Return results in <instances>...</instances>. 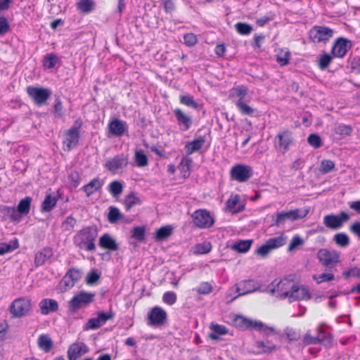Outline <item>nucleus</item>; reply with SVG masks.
Wrapping results in <instances>:
<instances>
[{"instance_id":"1","label":"nucleus","mask_w":360,"mask_h":360,"mask_svg":"<svg viewBox=\"0 0 360 360\" xmlns=\"http://www.w3.org/2000/svg\"><path fill=\"white\" fill-rule=\"evenodd\" d=\"M98 236V228L96 225L84 227L74 236L73 242L76 247L87 252L96 250L95 241Z\"/></svg>"},{"instance_id":"2","label":"nucleus","mask_w":360,"mask_h":360,"mask_svg":"<svg viewBox=\"0 0 360 360\" xmlns=\"http://www.w3.org/2000/svg\"><path fill=\"white\" fill-rule=\"evenodd\" d=\"M233 323L236 328L242 330L255 329L267 335L276 333L273 327L268 326L260 321H252L241 315L235 317Z\"/></svg>"},{"instance_id":"3","label":"nucleus","mask_w":360,"mask_h":360,"mask_svg":"<svg viewBox=\"0 0 360 360\" xmlns=\"http://www.w3.org/2000/svg\"><path fill=\"white\" fill-rule=\"evenodd\" d=\"M294 282L288 278L283 279H274L267 287V290L273 295L277 293L276 296L281 299L288 298Z\"/></svg>"},{"instance_id":"4","label":"nucleus","mask_w":360,"mask_h":360,"mask_svg":"<svg viewBox=\"0 0 360 360\" xmlns=\"http://www.w3.org/2000/svg\"><path fill=\"white\" fill-rule=\"evenodd\" d=\"M82 125L81 119L75 121L73 125L65 132L63 148L65 150L70 151L79 144L80 138L79 129Z\"/></svg>"},{"instance_id":"5","label":"nucleus","mask_w":360,"mask_h":360,"mask_svg":"<svg viewBox=\"0 0 360 360\" xmlns=\"http://www.w3.org/2000/svg\"><path fill=\"white\" fill-rule=\"evenodd\" d=\"M350 215L345 212L340 211L338 214H329L323 217V223L326 227L331 230H338L343 225L350 220Z\"/></svg>"},{"instance_id":"6","label":"nucleus","mask_w":360,"mask_h":360,"mask_svg":"<svg viewBox=\"0 0 360 360\" xmlns=\"http://www.w3.org/2000/svg\"><path fill=\"white\" fill-rule=\"evenodd\" d=\"M96 294L81 290L75 294L69 302V309L72 311H76L82 307H85L93 302Z\"/></svg>"},{"instance_id":"7","label":"nucleus","mask_w":360,"mask_h":360,"mask_svg":"<svg viewBox=\"0 0 360 360\" xmlns=\"http://www.w3.org/2000/svg\"><path fill=\"white\" fill-rule=\"evenodd\" d=\"M317 258L326 269H331L339 263L340 254L335 250L323 248L319 250Z\"/></svg>"},{"instance_id":"8","label":"nucleus","mask_w":360,"mask_h":360,"mask_svg":"<svg viewBox=\"0 0 360 360\" xmlns=\"http://www.w3.org/2000/svg\"><path fill=\"white\" fill-rule=\"evenodd\" d=\"M309 211L307 210L295 209L287 212H281L276 213L274 219V224L276 226H280L283 224L287 220L296 221L297 219L304 218Z\"/></svg>"},{"instance_id":"9","label":"nucleus","mask_w":360,"mask_h":360,"mask_svg":"<svg viewBox=\"0 0 360 360\" xmlns=\"http://www.w3.org/2000/svg\"><path fill=\"white\" fill-rule=\"evenodd\" d=\"M27 94L37 106H42L51 97V91L47 88L29 86L27 87Z\"/></svg>"},{"instance_id":"10","label":"nucleus","mask_w":360,"mask_h":360,"mask_svg":"<svg viewBox=\"0 0 360 360\" xmlns=\"http://www.w3.org/2000/svg\"><path fill=\"white\" fill-rule=\"evenodd\" d=\"M333 34V30L325 26H314L309 32V38L314 43H326Z\"/></svg>"},{"instance_id":"11","label":"nucleus","mask_w":360,"mask_h":360,"mask_svg":"<svg viewBox=\"0 0 360 360\" xmlns=\"http://www.w3.org/2000/svg\"><path fill=\"white\" fill-rule=\"evenodd\" d=\"M252 168L246 165H235L230 171L231 179L238 182H245L253 175Z\"/></svg>"},{"instance_id":"12","label":"nucleus","mask_w":360,"mask_h":360,"mask_svg":"<svg viewBox=\"0 0 360 360\" xmlns=\"http://www.w3.org/2000/svg\"><path fill=\"white\" fill-rule=\"evenodd\" d=\"M194 224L200 229L211 227L214 224V219L206 210H198L192 214Z\"/></svg>"},{"instance_id":"13","label":"nucleus","mask_w":360,"mask_h":360,"mask_svg":"<svg viewBox=\"0 0 360 360\" xmlns=\"http://www.w3.org/2000/svg\"><path fill=\"white\" fill-rule=\"evenodd\" d=\"M31 301L25 298H18L13 301L10 307L11 313L15 317L27 315L31 310Z\"/></svg>"},{"instance_id":"14","label":"nucleus","mask_w":360,"mask_h":360,"mask_svg":"<svg viewBox=\"0 0 360 360\" xmlns=\"http://www.w3.org/2000/svg\"><path fill=\"white\" fill-rule=\"evenodd\" d=\"M352 46V43L350 40L345 37H339L333 43L331 53L333 57L343 58Z\"/></svg>"},{"instance_id":"15","label":"nucleus","mask_w":360,"mask_h":360,"mask_svg":"<svg viewBox=\"0 0 360 360\" xmlns=\"http://www.w3.org/2000/svg\"><path fill=\"white\" fill-rule=\"evenodd\" d=\"M128 164V156L124 153L118 154L112 158L108 159L104 167L111 173H116L119 169L127 166Z\"/></svg>"},{"instance_id":"16","label":"nucleus","mask_w":360,"mask_h":360,"mask_svg":"<svg viewBox=\"0 0 360 360\" xmlns=\"http://www.w3.org/2000/svg\"><path fill=\"white\" fill-rule=\"evenodd\" d=\"M167 312L160 307H154L148 314V325L149 326H161L167 320Z\"/></svg>"},{"instance_id":"17","label":"nucleus","mask_w":360,"mask_h":360,"mask_svg":"<svg viewBox=\"0 0 360 360\" xmlns=\"http://www.w3.org/2000/svg\"><path fill=\"white\" fill-rule=\"evenodd\" d=\"M293 143L292 132L288 129L279 132L275 138L276 148L283 149L284 152L289 149V146Z\"/></svg>"},{"instance_id":"18","label":"nucleus","mask_w":360,"mask_h":360,"mask_svg":"<svg viewBox=\"0 0 360 360\" xmlns=\"http://www.w3.org/2000/svg\"><path fill=\"white\" fill-rule=\"evenodd\" d=\"M174 114L176 119L179 129L181 131L188 130L193 123L192 118L191 116L186 115L180 108H176L174 110Z\"/></svg>"},{"instance_id":"19","label":"nucleus","mask_w":360,"mask_h":360,"mask_svg":"<svg viewBox=\"0 0 360 360\" xmlns=\"http://www.w3.org/2000/svg\"><path fill=\"white\" fill-rule=\"evenodd\" d=\"M259 285L254 281L253 280L244 281L237 286L236 292L238 295L233 299L238 297L239 296L245 295L249 293L255 292L259 289Z\"/></svg>"},{"instance_id":"20","label":"nucleus","mask_w":360,"mask_h":360,"mask_svg":"<svg viewBox=\"0 0 360 360\" xmlns=\"http://www.w3.org/2000/svg\"><path fill=\"white\" fill-rule=\"evenodd\" d=\"M311 295L309 290L304 286H300L294 283L293 289H292L288 297L290 302L296 300H309Z\"/></svg>"},{"instance_id":"21","label":"nucleus","mask_w":360,"mask_h":360,"mask_svg":"<svg viewBox=\"0 0 360 360\" xmlns=\"http://www.w3.org/2000/svg\"><path fill=\"white\" fill-rule=\"evenodd\" d=\"M53 255V250L50 247H44L38 251L34 256V265L36 268L44 265Z\"/></svg>"},{"instance_id":"22","label":"nucleus","mask_w":360,"mask_h":360,"mask_svg":"<svg viewBox=\"0 0 360 360\" xmlns=\"http://www.w3.org/2000/svg\"><path fill=\"white\" fill-rule=\"evenodd\" d=\"M89 349L86 345L83 342L72 344L68 349V356L69 360H77L82 354L88 352Z\"/></svg>"},{"instance_id":"23","label":"nucleus","mask_w":360,"mask_h":360,"mask_svg":"<svg viewBox=\"0 0 360 360\" xmlns=\"http://www.w3.org/2000/svg\"><path fill=\"white\" fill-rule=\"evenodd\" d=\"M39 306L40 308V312L42 315H48L58 310V302L50 298L42 299L40 301Z\"/></svg>"},{"instance_id":"24","label":"nucleus","mask_w":360,"mask_h":360,"mask_svg":"<svg viewBox=\"0 0 360 360\" xmlns=\"http://www.w3.org/2000/svg\"><path fill=\"white\" fill-rule=\"evenodd\" d=\"M98 245L104 250L110 252L116 251L119 249V245L109 233H104L98 240Z\"/></svg>"},{"instance_id":"25","label":"nucleus","mask_w":360,"mask_h":360,"mask_svg":"<svg viewBox=\"0 0 360 360\" xmlns=\"http://www.w3.org/2000/svg\"><path fill=\"white\" fill-rule=\"evenodd\" d=\"M108 129L112 134L120 137L127 131V127L123 121L114 119L108 123Z\"/></svg>"},{"instance_id":"26","label":"nucleus","mask_w":360,"mask_h":360,"mask_svg":"<svg viewBox=\"0 0 360 360\" xmlns=\"http://www.w3.org/2000/svg\"><path fill=\"white\" fill-rule=\"evenodd\" d=\"M103 185V181L99 178H94L81 188L86 193L87 197L100 191Z\"/></svg>"},{"instance_id":"27","label":"nucleus","mask_w":360,"mask_h":360,"mask_svg":"<svg viewBox=\"0 0 360 360\" xmlns=\"http://www.w3.org/2000/svg\"><path fill=\"white\" fill-rule=\"evenodd\" d=\"M0 213L4 219L9 217L15 223H19L21 221L22 216L18 213L15 207H8L6 205L0 206Z\"/></svg>"},{"instance_id":"28","label":"nucleus","mask_w":360,"mask_h":360,"mask_svg":"<svg viewBox=\"0 0 360 360\" xmlns=\"http://www.w3.org/2000/svg\"><path fill=\"white\" fill-rule=\"evenodd\" d=\"M205 143V138L202 136L192 141L186 143L185 148L186 150L187 155H191L193 153L198 151L203 146Z\"/></svg>"},{"instance_id":"29","label":"nucleus","mask_w":360,"mask_h":360,"mask_svg":"<svg viewBox=\"0 0 360 360\" xmlns=\"http://www.w3.org/2000/svg\"><path fill=\"white\" fill-rule=\"evenodd\" d=\"M210 328L212 332L210 333L209 337L211 340H219V335H226L229 332L227 328L225 326L219 325L218 323H212Z\"/></svg>"},{"instance_id":"30","label":"nucleus","mask_w":360,"mask_h":360,"mask_svg":"<svg viewBox=\"0 0 360 360\" xmlns=\"http://www.w3.org/2000/svg\"><path fill=\"white\" fill-rule=\"evenodd\" d=\"M316 331V337L320 340V344L326 347H330L333 343V337L329 333H326L321 326H319Z\"/></svg>"},{"instance_id":"31","label":"nucleus","mask_w":360,"mask_h":360,"mask_svg":"<svg viewBox=\"0 0 360 360\" xmlns=\"http://www.w3.org/2000/svg\"><path fill=\"white\" fill-rule=\"evenodd\" d=\"M37 343L39 347L45 352H49L53 345L51 338L46 334L40 335Z\"/></svg>"},{"instance_id":"32","label":"nucleus","mask_w":360,"mask_h":360,"mask_svg":"<svg viewBox=\"0 0 360 360\" xmlns=\"http://www.w3.org/2000/svg\"><path fill=\"white\" fill-rule=\"evenodd\" d=\"M173 232V227L171 225H167L160 227L155 232V238L157 241H163L168 238Z\"/></svg>"},{"instance_id":"33","label":"nucleus","mask_w":360,"mask_h":360,"mask_svg":"<svg viewBox=\"0 0 360 360\" xmlns=\"http://www.w3.org/2000/svg\"><path fill=\"white\" fill-rule=\"evenodd\" d=\"M141 203V200L137 197L134 192H131L123 200V204L126 211H129L132 207L136 205H140Z\"/></svg>"},{"instance_id":"34","label":"nucleus","mask_w":360,"mask_h":360,"mask_svg":"<svg viewBox=\"0 0 360 360\" xmlns=\"http://www.w3.org/2000/svg\"><path fill=\"white\" fill-rule=\"evenodd\" d=\"M192 159L188 157H183L180 164L178 166L179 170L182 174L183 177L187 178L190 175L191 165Z\"/></svg>"},{"instance_id":"35","label":"nucleus","mask_w":360,"mask_h":360,"mask_svg":"<svg viewBox=\"0 0 360 360\" xmlns=\"http://www.w3.org/2000/svg\"><path fill=\"white\" fill-rule=\"evenodd\" d=\"M248 93V89L244 85H240L230 90V97H238V101H243L245 97Z\"/></svg>"},{"instance_id":"36","label":"nucleus","mask_w":360,"mask_h":360,"mask_svg":"<svg viewBox=\"0 0 360 360\" xmlns=\"http://www.w3.org/2000/svg\"><path fill=\"white\" fill-rule=\"evenodd\" d=\"M58 198L55 196L48 194L45 196V198L41 204V210L44 212L51 211L56 205Z\"/></svg>"},{"instance_id":"37","label":"nucleus","mask_w":360,"mask_h":360,"mask_svg":"<svg viewBox=\"0 0 360 360\" xmlns=\"http://www.w3.org/2000/svg\"><path fill=\"white\" fill-rule=\"evenodd\" d=\"M124 217V214L120 212L117 207L114 206H110L109 207L108 219L110 224H116L120 220H122Z\"/></svg>"},{"instance_id":"38","label":"nucleus","mask_w":360,"mask_h":360,"mask_svg":"<svg viewBox=\"0 0 360 360\" xmlns=\"http://www.w3.org/2000/svg\"><path fill=\"white\" fill-rule=\"evenodd\" d=\"M252 242V240H239L233 245L232 249L238 252L245 253L250 250Z\"/></svg>"},{"instance_id":"39","label":"nucleus","mask_w":360,"mask_h":360,"mask_svg":"<svg viewBox=\"0 0 360 360\" xmlns=\"http://www.w3.org/2000/svg\"><path fill=\"white\" fill-rule=\"evenodd\" d=\"M256 347L260 353H267L269 354L273 351L276 350L277 347L276 345L270 342H264V341H257Z\"/></svg>"},{"instance_id":"40","label":"nucleus","mask_w":360,"mask_h":360,"mask_svg":"<svg viewBox=\"0 0 360 360\" xmlns=\"http://www.w3.org/2000/svg\"><path fill=\"white\" fill-rule=\"evenodd\" d=\"M32 202V198L30 197H25L22 199L17 207L16 210L18 213L21 214H27L30 210V205Z\"/></svg>"},{"instance_id":"41","label":"nucleus","mask_w":360,"mask_h":360,"mask_svg":"<svg viewBox=\"0 0 360 360\" xmlns=\"http://www.w3.org/2000/svg\"><path fill=\"white\" fill-rule=\"evenodd\" d=\"M333 56L330 55L329 53H324L323 54H321L317 60V65L319 68L324 70L327 69L329 65L331 63L333 60Z\"/></svg>"},{"instance_id":"42","label":"nucleus","mask_w":360,"mask_h":360,"mask_svg":"<svg viewBox=\"0 0 360 360\" xmlns=\"http://www.w3.org/2000/svg\"><path fill=\"white\" fill-rule=\"evenodd\" d=\"M212 250V245L210 242H204L196 244L193 248L194 255L207 254Z\"/></svg>"},{"instance_id":"43","label":"nucleus","mask_w":360,"mask_h":360,"mask_svg":"<svg viewBox=\"0 0 360 360\" xmlns=\"http://www.w3.org/2000/svg\"><path fill=\"white\" fill-rule=\"evenodd\" d=\"M179 101L181 104L187 107L196 110L199 108L198 103L195 101L193 96L190 94L180 95Z\"/></svg>"},{"instance_id":"44","label":"nucleus","mask_w":360,"mask_h":360,"mask_svg":"<svg viewBox=\"0 0 360 360\" xmlns=\"http://www.w3.org/2000/svg\"><path fill=\"white\" fill-rule=\"evenodd\" d=\"M58 60L59 59L55 53H48L44 58L43 66L46 69H52L56 66Z\"/></svg>"},{"instance_id":"45","label":"nucleus","mask_w":360,"mask_h":360,"mask_svg":"<svg viewBox=\"0 0 360 360\" xmlns=\"http://www.w3.org/2000/svg\"><path fill=\"white\" fill-rule=\"evenodd\" d=\"M236 30L240 35H249L253 30L251 25L247 22H238L235 25Z\"/></svg>"},{"instance_id":"46","label":"nucleus","mask_w":360,"mask_h":360,"mask_svg":"<svg viewBox=\"0 0 360 360\" xmlns=\"http://www.w3.org/2000/svg\"><path fill=\"white\" fill-rule=\"evenodd\" d=\"M135 161L138 167H144L148 165V160L143 150L135 152Z\"/></svg>"},{"instance_id":"47","label":"nucleus","mask_w":360,"mask_h":360,"mask_svg":"<svg viewBox=\"0 0 360 360\" xmlns=\"http://www.w3.org/2000/svg\"><path fill=\"white\" fill-rule=\"evenodd\" d=\"M236 106L239 110L241 114L244 115H252L256 111L255 109L252 108L251 106L245 104L244 101H237L236 102Z\"/></svg>"},{"instance_id":"48","label":"nucleus","mask_w":360,"mask_h":360,"mask_svg":"<svg viewBox=\"0 0 360 360\" xmlns=\"http://www.w3.org/2000/svg\"><path fill=\"white\" fill-rule=\"evenodd\" d=\"M335 243L342 248H345L349 244V238L345 233H336L333 237Z\"/></svg>"},{"instance_id":"49","label":"nucleus","mask_w":360,"mask_h":360,"mask_svg":"<svg viewBox=\"0 0 360 360\" xmlns=\"http://www.w3.org/2000/svg\"><path fill=\"white\" fill-rule=\"evenodd\" d=\"M131 237L139 242H142L146 238V229L144 226H135L131 231Z\"/></svg>"},{"instance_id":"50","label":"nucleus","mask_w":360,"mask_h":360,"mask_svg":"<svg viewBox=\"0 0 360 360\" xmlns=\"http://www.w3.org/2000/svg\"><path fill=\"white\" fill-rule=\"evenodd\" d=\"M19 247L18 240L15 239L11 243H1L0 245V255H3L7 252H11Z\"/></svg>"},{"instance_id":"51","label":"nucleus","mask_w":360,"mask_h":360,"mask_svg":"<svg viewBox=\"0 0 360 360\" xmlns=\"http://www.w3.org/2000/svg\"><path fill=\"white\" fill-rule=\"evenodd\" d=\"M123 191V186L119 181H113L109 184V192L113 196L120 195Z\"/></svg>"},{"instance_id":"52","label":"nucleus","mask_w":360,"mask_h":360,"mask_svg":"<svg viewBox=\"0 0 360 360\" xmlns=\"http://www.w3.org/2000/svg\"><path fill=\"white\" fill-rule=\"evenodd\" d=\"M335 163L330 160H323L321 162L319 171L322 174H328L335 169Z\"/></svg>"},{"instance_id":"53","label":"nucleus","mask_w":360,"mask_h":360,"mask_svg":"<svg viewBox=\"0 0 360 360\" xmlns=\"http://www.w3.org/2000/svg\"><path fill=\"white\" fill-rule=\"evenodd\" d=\"M285 237L280 236L269 238L266 242L269 243L272 250L280 248L285 243Z\"/></svg>"},{"instance_id":"54","label":"nucleus","mask_w":360,"mask_h":360,"mask_svg":"<svg viewBox=\"0 0 360 360\" xmlns=\"http://www.w3.org/2000/svg\"><path fill=\"white\" fill-rule=\"evenodd\" d=\"M63 107L60 96H56L55 103L53 105V113L56 117L61 118L63 117Z\"/></svg>"},{"instance_id":"55","label":"nucleus","mask_w":360,"mask_h":360,"mask_svg":"<svg viewBox=\"0 0 360 360\" xmlns=\"http://www.w3.org/2000/svg\"><path fill=\"white\" fill-rule=\"evenodd\" d=\"M307 141L315 149L321 148L323 144L321 136L316 134H311L307 138Z\"/></svg>"},{"instance_id":"56","label":"nucleus","mask_w":360,"mask_h":360,"mask_svg":"<svg viewBox=\"0 0 360 360\" xmlns=\"http://www.w3.org/2000/svg\"><path fill=\"white\" fill-rule=\"evenodd\" d=\"M302 343L304 345H319L320 344V340L318 337L312 336L309 331H307L302 338Z\"/></svg>"},{"instance_id":"57","label":"nucleus","mask_w":360,"mask_h":360,"mask_svg":"<svg viewBox=\"0 0 360 360\" xmlns=\"http://www.w3.org/2000/svg\"><path fill=\"white\" fill-rule=\"evenodd\" d=\"M76 222V219L72 216H69L62 222L61 228L64 231H70L75 227Z\"/></svg>"},{"instance_id":"58","label":"nucleus","mask_w":360,"mask_h":360,"mask_svg":"<svg viewBox=\"0 0 360 360\" xmlns=\"http://www.w3.org/2000/svg\"><path fill=\"white\" fill-rule=\"evenodd\" d=\"M176 294L173 291H167L163 294L162 301L168 305H173L176 302Z\"/></svg>"},{"instance_id":"59","label":"nucleus","mask_w":360,"mask_h":360,"mask_svg":"<svg viewBox=\"0 0 360 360\" xmlns=\"http://www.w3.org/2000/svg\"><path fill=\"white\" fill-rule=\"evenodd\" d=\"M93 8V3L91 0H80L77 3V8L84 13H89Z\"/></svg>"},{"instance_id":"60","label":"nucleus","mask_w":360,"mask_h":360,"mask_svg":"<svg viewBox=\"0 0 360 360\" xmlns=\"http://www.w3.org/2000/svg\"><path fill=\"white\" fill-rule=\"evenodd\" d=\"M313 278L316 281L317 283H321L326 281H333L334 280L335 276L332 273H323L320 275H314Z\"/></svg>"},{"instance_id":"61","label":"nucleus","mask_w":360,"mask_h":360,"mask_svg":"<svg viewBox=\"0 0 360 360\" xmlns=\"http://www.w3.org/2000/svg\"><path fill=\"white\" fill-rule=\"evenodd\" d=\"M100 276V274L98 272L97 270L92 269L87 274V276L86 278V282L89 285H94L98 281Z\"/></svg>"},{"instance_id":"62","label":"nucleus","mask_w":360,"mask_h":360,"mask_svg":"<svg viewBox=\"0 0 360 360\" xmlns=\"http://www.w3.org/2000/svg\"><path fill=\"white\" fill-rule=\"evenodd\" d=\"M335 134L342 136H348L352 131V128L349 125L340 124L335 128Z\"/></svg>"},{"instance_id":"63","label":"nucleus","mask_w":360,"mask_h":360,"mask_svg":"<svg viewBox=\"0 0 360 360\" xmlns=\"http://www.w3.org/2000/svg\"><path fill=\"white\" fill-rule=\"evenodd\" d=\"M239 202V197L238 195L234 196L231 195V198L226 202L227 208L232 212L237 211L236 205Z\"/></svg>"},{"instance_id":"64","label":"nucleus","mask_w":360,"mask_h":360,"mask_svg":"<svg viewBox=\"0 0 360 360\" xmlns=\"http://www.w3.org/2000/svg\"><path fill=\"white\" fill-rule=\"evenodd\" d=\"M68 179L72 184V186L74 188H77L80 184V175L77 171H72L68 174Z\"/></svg>"}]
</instances>
